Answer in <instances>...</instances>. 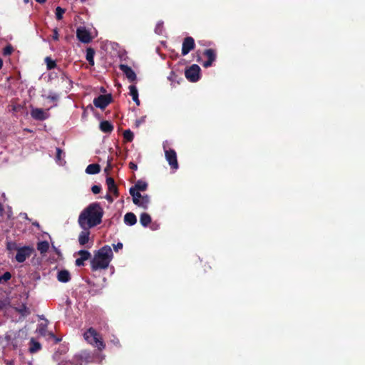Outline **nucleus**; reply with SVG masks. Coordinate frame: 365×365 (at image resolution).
<instances>
[{"mask_svg":"<svg viewBox=\"0 0 365 365\" xmlns=\"http://www.w3.org/2000/svg\"><path fill=\"white\" fill-rule=\"evenodd\" d=\"M124 222L129 226H133L137 222V217L133 212H128L124 216Z\"/></svg>","mask_w":365,"mask_h":365,"instance_id":"obj_17","label":"nucleus"},{"mask_svg":"<svg viewBox=\"0 0 365 365\" xmlns=\"http://www.w3.org/2000/svg\"><path fill=\"white\" fill-rule=\"evenodd\" d=\"M123 245L121 242H118L116 245H113V249L115 252H118L119 250L123 248Z\"/></svg>","mask_w":365,"mask_h":365,"instance_id":"obj_40","label":"nucleus"},{"mask_svg":"<svg viewBox=\"0 0 365 365\" xmlns=\"http://www.w3.org/2000/svg\"><path fill=\"white\" fill-rule=\"evenodd\" d=\"M11 278V274L9 272H6L0 276V284L7 282Z\"/></svg>","mask_w":365,"mask_h":365,"instance_id":"obj_33","label":"nucleus"},{"mask_svg":"<svg viewBox=\"0 0 365 365\" xmlns=\"http://www.w3.org/2000/svg\"><path fill=\"white\" fill-rule=\"evenodd\" d=\"M49 248V244L47 241H41L37 244V250L41 253H46Z\"/></svg>","mask_w":365,"mask_h":365,"instance_id":"obj_26","label":"nucleus"},{"mask_svg":"<svg viewBox=\"0 0 365 365\" xmlns=\"http://www.w3.org/2000/svg\"><path fill=\"white\" fill-rule=\"evenodd\" d=\"M11 344L13 345V346H14V347H17V344H16V343H14V342H13V341H12V342H11Z\"/></svg>","mask_w":365,"mask_h":365,"instance_id":"obj_51","label":"nucleus"},{"mask_svg":"<svg viewBox=\"0 0 365 365\" xmlns=\"http://www.w3.org/2000/svg\"><path fill=\"white\" fill-rule=\"evenodd\" d=\"M62 153H63V151H62V150L61 148H56V160L59 164H61V161H62L61 155H62Z\"/></svg>","mask_w":365,"mask_h":365,"instance_id":"obj_35","label":"nucleus"},{"mask_svg":"<svg viewBox=\"0 0 365 365\" xmlns=\"http://www.w3.org/2000/svg\"><path fill=\"white\" fill-rule=\"evenodd\" d=\"M101 171V167L98 164L93 163L87 166L86 173L91 175L97 174Z\"/></svg>","mask_w":365,"mask_h":365,"instance_id":"obj_20","label":"nucleus"},{"mask_svg":"<svg viewBox=\"0 0 365 365\" xmlns=\"http://www.w3.org/2000/svg\"><path fill=\"white\" fill-rule=\"evenodd\" d=\"M150 203V197L148 195H142L140 199L139 203L137 205L143 209H147L148 204Z\"/></svg>","mask_w":365,"mask_h":365,"instance_id":"obj_25","label":"nucleus"},{"mask_svg":"<svg viewBox=\"0 0 365 365\" xmlns=\"http://www.w3.org/2000/svg\"><path fill=\"white\" fill-rule=\"evenodd\" d=\"M77 254L80 256L79 258L76 259V265L78 267L83 266L85 261L91 258V253L85 250H79Z\"/></svg>","mask_w":365,"mask_h":365,"instance_id":"obj_12","label":"nucleus"},{"mask_svg":"<svg viewBox=\"0 0 365 365\" xmlns=\"http://www.w3.org/2000/svg\"><path fill=\"white\" fill-rule=\"evenodd\" d=\"M14 51V48L11 44L7 45L3 49V55L4 56H9Z\"/></svg>","mask_w":365,"mask_h":365,"instance_id":"obj_34","label":"nucleus"},{"mask_svg":"<svg viewBox=\"0 0 365 365\" xmlns=\"http://www.w3.org/2000/svg\"><path fill=\"white\" fill-rule=\"evenodd\" d=\"M112 158L110 159H108V162H107V165L106 167L104 169V172L107 174V175H109V173L110 172V170H112L113 168V165H112Z\"/></svg>","mask_w":365,"mask_h":365,"instance_id":"obj_36","label":"nucleus"},{"mask_svg":"<svg viewBox=\"0 0 365 365\" xmlns=\"http://www.w3.org/2000/svg\"><path fill=\"white\" fill-rule=\"evenodd\" d=\"M100 129L105 133H110L113 130V125L110 121L103 120L100 123Z\"/></svg>","mask_w":365,"mask_h":365,"instance_id":"obj_16","label":"nucleus"},{"mask_svg":"<svg viewBox=\"0 0 365 365\" xmlns=\"http://www.w3.org/2000/svg\"><path fill=\"white\" fill-rule=\"evenodd\" d=\"M89 235H90V232H89L88 230H84V231H82L80 233V235L78 236V242L81 246H83L88 242Z\"/></svg>","mask_w":365,"mask_h":365,"instance_id":"obj_18","label":"nucleus"},{"mask_svg":"<svg viewBox=\"0 0 365 365\" xmlns=\"http://www.w3.org/2000/svg\"><path fill=\"white\" fill-rule=\"evenodd\" d=\"M40 333H41V334H43V335H45V334H46V330H45V329H43V328H42V329H41V330H40Z\"/></svg>","mask_w":365,"mask_h":365,"instance_id":"obj_48","label":"nucleus"},{"mask_svg":"<svg viewBox=\"0 0 365 365\" xmlns=\"http://www.w3.org/2000/svg\"><path fill=\"white\" fill-rule=\"evenodd\" d=\"M52 37L54 41L58 40L59 35H58V30L57 28H56L53 30V36Z\"/></svg>","mask_w":365,"mask_h":365,"instance_id":"obj_38","label":"nucleus"},{"mask_svg":"<svg viewBox=\"0 0 365 365\" xmlns=\"http://www.w3.org/2000/svg\"><path fill=\"white\" fill-rule=\"evenodd\" d=\"M6 339L7 341H9L10 340V336H6Z\"/></svg>","mask_w":365,"mask_h":365,"instance_id":"obj_52","label":"nucleus"},{"mask_svg":"<svg viewBox=\"0 0 365 365\" xmlns=\"http://www.w3.org/2000/svg\"><path fill=\"white\" fill-rule=\"evenodd\" d=\"M4 211V206L2 205L1 203H0V216L3 215Z\"/></svg>","mask_w":365,"mask_h":365,"instance_id":"obj_46","label":"nucleus"},{"mask_svg":"<svg viewBox=\"0 0 365 365\" xmlns=\"http://www.w3.org/2000/svg\"><path fill=\"white\" fill-rule=\"evenodd\" d=\"M41 348V345L39 342L36 341L34 339H31V346L29 351L31 353H35L39 351Z\"/></svg>","mask_w":365,"mask_h":365,"instance_id":"obj_27","label":"nucleus"},{"mask_svg":"<svg viewBox=\"0 0 365 365\" xmlns=\"http://www.w3.org/2000/svg\"><path fill=\"white\" fill-rule=\"evenodd\" d=\"M123 138L127 142H132L134 138V134L130 130H125L123 132Z\"/></svg>","mask_w":365,"mask_h":365,"instance_id":"obj_29","label":"nucleus"},{"mask_svg":"<svg viewBox=\"0 0 365 365\" xmlns=\"http://www.w3.org/2000/svg\"><path fill=\"white\" fill-rule=\"evenodd\" d=\"M36 1H37L39 4H44L46 1V0H36Z\"/></svg>","mask_w":365,"mask_h":365,"instance_id":"obj_49","label":"nucleus"},{"mask_svg":"<svg viewBox=\"0 0 365 365\" xmlns=\"http://www.w3.org/2000/svg\"><path fill=\"white\" fill-rule=\"evenodd\" d=\"M113 258V252L108 245H105L98 250L91 261L93 271L106 269Z\"/></svg>","mask_w":365,"mask_h":365,"instance_id":"obj_2","label":"nucleus"},{"mask_svg":"<svg viewBox=\"0 0 365 365\" xmlns=\"http://www.w3.org/2000/svg\"><path fill=\"white\" fill-rule=\"evenodd\" d=\"M151 217L149 214L143 212L140 216V222L143 227H147L151 222Z\"/></svg>","mask_w":365,"mask_h":365,"instance_id":"obj_21","label":"nucleus"},{"mask_svg":"<svg viewBox=\"0 0 365 365\" xmlns=\"http://www.w3.org/2000/svg\"><path fill=\"white\" fill-rule=\"evenodd\" d=\"M195 47V40L191 36H187L183 39L182 44V56H185L192 51Z\"/></svg>","mask_w":365,"mask_h":365,"instance_id":"obj_8","label":"nucleus"},{"mask_svg":"<svg viewBox=\"0 0 365 365\" xmlns=\"http://www.w3.org/2000/svg\"><path fill=\"white\" fill-rule=\"evenodd\" d=\"M200 68L197 64H192L185 71V76L190 82H197L200 78Z\"/></svg>","mask_w":365,"mask_h":365,"instance_id":"obj_4","label":"nucleus"},{"mask_svg":"<svg viewBox=\"0 0 365 365\" xmlns=\"http://www.w3.org/2000/svg\"><path fill=\"white\" fill-rule=\"evenodd\" d=\"M91 190L93 194H98L101 191V185H93L91 187Z\"/></svg>","mask_w":365,"mask_h":365,"instance_id":"obj_37","label":"nucleus"},{"mask_svg":"<svg viewBox=\"0 0 365 365\" xmlns=\"http://www.w3.org/2000/svg\"><path fill=\"white\" fill-rule=\"evenodd\" d=\"M76 37L79 41L83 43H88L92 41L90 32L83 26L77 29Z\"/></svg>","mask_w":365,"mask_h":365,"instance_id":"obj_9","label":"nucleus"},{"mask_svg":"<svg viewBox=\"0 0 365 365\" xmlns=\"http://www.w3.org/2000/svg\"><path fill=\"white\" fill-rule=\"evenodd\" d=\"M21 108H22L21 106L19 105V104L13 105L12 106V110L14 112H18V111H19L21 110Z\"/></svg>","mask_w":365,"mask_h":365,"instance_id":"obj_41","label":"nucleus"},{"mask_svg":"<svg viewBox=\"0 0 365 365\" xmlns=\"http://www.w3.org/2000/svg\"><path fill=\"white\" fill-rule=\"evenodd\" d=\"M57 279L61 282H68L71 280L70 272L66 269L61 270L58 272Z\"/></svg>","mask_w":365,"mask_h":365,"instance_id":"obj_15","label":"nucleus"},{"mask_svg":"<svg viewBox=\"0 0 365 365\" xmlns=\"http://www.w3.org/2000/svg\"><path fill=\"white\" fill-rule=\"evenodd\" d=\"M129 168L133 170H136L138 169V165H137V164H135L133 162H130L129 163Z\"/></svg>","mask_w":365,"mask_h":365,"instance_id":"obj_42","label":"nucleus"},{"mask_svg":"<svg viewBox=\"0 0 365 365\" xmlns=\"http://www.w3.org/2000/svg\"><path fill=\"white\" fill-rule=\"evenodd\" d=\"M16 251L15 259L18 262L22 263L32 255L34 248L30 246H24L16 248Z\"/></svg>","mask_w":365,"mask_h":365,"instance_id":"obj_5","label":"nucleus"},{"mask_svg":"<svg viewBox=\"0 0 365 365\" xmlns=\"http://www.w3.org/2000/svg\"><path fill=\"white\" fill-rule=\"evenodd\" d=\"M166 160L168 162L170 168L173 170L178 169V162L177 159V153L175 150L170 148L165 151Z\"/></svg>","mask_w":365,"mask_h":365,"instance_id":"obj_7","label":"nucleus"},{"mask_svg":"<svg viewBox=\"0 0 365 365\" xmlns=\"http://www.w3.org/2000/svg\"><path fill=\"white\" fill-rule=\"evenodd\" d=\"M103 210L98 202L91 203L79 215L78 224L83 230H88L101 223Z\"/></svg>","mask_w":365,"mask_h":365,"instance_id":"obj_1","label":"nucleus"},{"mask_svg":"<svg viewBox=\"0 0 365 365\" xmlns=\"http://www.w3.org/2000/svg\"><path fill=\"white\" fill-rule=\"evenodd\" d=\"M7 249L9 250H11L13 249H16V244L15 243H11V242H8L7 243Z\"/></svg>","mask_w":365,"mask_h":365,"instance_id":"obj_43","label":"nucleus"},{"mask_svg":"<svg viewBox=\"0 0 365 365\" xmlns=\"http://www.w3.org/2000/svg\"><path fill=\"white\" fill-rule=\"evenodd\" d=\"M105 198L110 202L112 203L113 202V198L110 194H107Z\"/></svg>","mask_w":365,"mask_h":365,"instance_id":"obj_44","label":"nucleus"},{"mask_svg":"<svg viewBox=\"0 0 365 365\" xmlns=\"http://www.w3.org/2000/svg\"><path fill=\"white\" fill-rule=\"evenodd\" d=\"M120 70L124 73L129 82L133 83L137 80V76L134 71L128 65L120 64Z\"/></svg>","mask_w":365,"mask_h":365,"instance_id":"obj_11","label":"nucleus"},{"mask_svg":"<svg viewBox=\"0 0 365 365\" xmlns=\"http://www.w3.org/2000/svg\"><path fill=\"white\" fill-rule=\"evenodd\" d=\"M106 185L108 186V190L110 192H112L116 197L119 196L118 186L115 184V180L112 177L107 176Z\"/></svg>","mask_w":365,"mask_h":365,"instance_id":"obj_13","label":"nucleus"},{"mask_svg":"<svg viewBox=\"0 0 365 365\" xmlns=\"http://www.w3.org/2000/svg\"><path fill=\"white\" fill-rule=\"evenodd\" d=\"M129 192L130 195L133 197V203L137 205L139 203L142 195L139 192V191L135 190V188H130Z\"/></svg>","mask_w":365,"mask_h":365,"instance_id":"obj_22","label":"nucleus"},{"mask_svg":"<svg viewBox=\"0 0 365 365\" xmlns=\"http://www.w3.org/2000/svg\"><path fill=\"white\" fill-rule=\"evenodd\" d=\"M48 335L54 339L55 344H58L61 341V339L56 336L53 333L49 332Z\"/></svg>","mask_w":365,"mask_h":365,"instance_id":"obj_39","label":"nucleus"},{"mask_svg":"<svg viewBox=\"0 0 365 365\" xmlns=\"http://www.w3.org/2000/svg\"><path fill=\"white\" fill-rule=\"evenodd\" d=\"M84 338L92 345L101 351L105 349L106 344L99 334L92 327L89 328L84 334Z\"/></svg>","mask_w":365,"mask_h":365,"instance_id":"obj_3","label":"nucleus"},{"mask_svg":"<svg viewBox=\"0 0 365 365\" xmlns=\"http://www.w3.org/2000/svg\"><path fill=\"white\" fill-rule=\"evenodd\" d=\"M16 311L24 317L27 316L30 314L29 309L24 304H23L20 307L16 308Z\"/></svg>","mask_w":365,"mask_h":365,"instance_id":"obj_28","label":"nucleus"},{"mask_svg":"<svg viewBox=\"0 0 365 365\" xmlns=\"http://www.w3.org/2000/svg\"><path fill=\"white\" fill-rule=\"evenodd\" d=\"M29 0H24V2L26 4L29 3Z\"/></svg>","mask_w":365,"mask_h":365,"instance_id":"obj_53","label":"nucleus"},{"mask_svg":"<svg viewBox=\"0 0 365 365\" xmlns=\"http://www.w3.org/2000/svg\"><path fill=\"white\" fill-rule=\"evenodd\" d=\"M3 66V61L2 59L0 58V69L2 68Z\"/></svg>","mask_w":365,"mask_h":365,"instance_id":"obj_50","label":"nucleus"},{"mask_svg":"<svg viewBox=\"0 0 365 365\" xmlns=\"http://www.w3.org/2000/svg\"><path fill=\"white\" fill-rule=\"evenodd\" d=\"M82 2H84L86 0H81Z\"/></svg>","mask_w":365,"mask_h":365,"instance_id":"obj_55","label":"nucleus"},{"mask_svg":"<svg viewBox=\"0 0 365 365\" xmlns=\"http://www.w3.org/2000/svg\"><path fill=\"white\" fill-rule=\"evenodd\" d=\"M66 12V9L60 6H57L56 9V19L60 21L63 19V16Z\"/></svg>","mask_w":365,"mask_h":365,"instance_id":"obj_31","label":"nucleus"},{"mask_svg":"<svg viewBox=\"0 0 365 365\" xmlns=\"http://www.w3.org/2000/svg\"><path fill=\"white\" fill-rule=\"evenodd\" d=\"M34 225H36V226H38V225H39L38 222H36V223H34Z\"/></svg>","mask_w":365,"mask_h":365,"instance_id":"obj_54","label":"nucleus"},{"mask_svg":"<svg viewBox=\"0 0 365 365\" xmlns=\"http://www.w3.org/2000/svg\"><path fill=\"white\" fill-rule=\"evenodd\" d=\"M131 188H135L138 191H145L148 188V183L143 180H138L134 187Z\"/></svg>","mask_w":365,"mask_h":365,"instance_id":"obj_24","label":"nucleus"},{"mask_svg":"<svg viewBox=\"0 0 365 365\" xmlns=\"http://www.w3.org/2000/svg\"><path fill=\"white\" fill-rule=\"evenodd\" d=\"M48 98L51 99V101H56L58 98V96L56 95L53 96H49Z\"/></svg>","mask_w":365,"mask_h":365,"instance_id":"obj_45","label":"nucleus"},{"mask_svg":"<svg viewBox=\"0 0 365 365\" xmlns=\"http://www.w3.org/2000/svg\"><path fill=\"white\" fill-rule=\"evenodd\" d=\"M10 305V299L8 297H0V311L6 309Z\"/></svg>","mask_w":365,"mask_h":365,"instance_id":"obj_30","label":"nucleus"},{"mask_svg":"<svg viewBox=\"0 0 365 365\" xmlns=\"http://www.w3.org/2000/svg\"><path fill=\"white\" fill-rule=\"evenodd\" d=\"M203 55L207 57V60L202 63L205 68H208L212 66L217 58L215 50L208 48L205 50Z\"/></svg>","mask_w":365,"mask_h":365,"instance_id":"obj_10","label":"nucleus"},{"mask_svg":"<svg viewBox=\"0 0 365 365\" xmlns=\"http://www.w3.org/2000/svg\"><path fill=\"white\" fill-rule=\"evenodd\" d=\"M94 55H95V51L92 48H88L86 49V60L88 61L89 64L91 66L94 65Z\"/></svg>","mask_w":365,"mask_h":365,"instance_id":"obj_23","label":"nucleus"},{"mask_svg":"<svg viewBox=\"0 0 365 365\" xmlns=\"http://www.w3.org/2000/svg\"><path fill=\"white\" fill-rule=\"evenodd\" d=\"M130 91V95L132 96L133 101L136 103L137 106L140 105V100L138 98V92L135 86L130 85L128 87Z\"/></svg>","mask_w":365,"mask_h":365,"instance_id":"obj_19","label":"nucleus"},{"mask_svg":"<svg viewBox=\"0 0 365 365\" xmlns=\"http://www.w3.org/2000/svg\"><path fill=\"white\" fill-rule=\"evenodd\" d=\"M112 101V96L110 94L99 95L93 100V104L96 108L102 110L105 109Z\"/></svg>","mask_w":365,"mask_h":365,"instance_id":"obj_6","label":"nucleus"},{"mask_svg":"<svg viewBox=\"0 0 365 365\" xmlns=\"http://www.w3.org/2000/svg\"><path fill=\"white\" fill-rule=\"evenodd\" d=\"M144 121V119L142 118L140 120H136V125L138 126L140 123H142Z\"/></svg>","mask_w":365,"mask_h":365,"instance_id":"obj_47","label":"nucleus"},{"mask_svg":"<svg viewBox=\"0 0 365 365\" xmlns=\"http://www.w3.org/2000/svg\"><path fill=\"white\" fill-rule=\"evenodd\" d=\"M45 62L46 63L48 70H51L56 67V62L54 61H53L50 57H46L45 58Z\"/></svg>","mask_w":365,"mask_h":365,"instance_id":"obj_32","label":"nucleus"},{"mask_svg":"<svg viewBox=\"0 0 365 365\" xmlns=\"http://www.w3.org/2000/svg\"><path fill=\"white\" fill-rule=\"evenodd\" d=\"M31 115L36 120H44L48 118V115L42 108H33Z\"/></svg>","mask_w":365,"mask_h":365,"instance_id":"obj_14","label":"nucleus"}]
</instances>
